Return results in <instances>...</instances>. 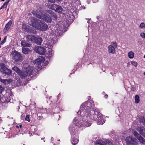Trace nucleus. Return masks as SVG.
I'll list each match as a JSON object with an SVG mask.
<instances>
[{"label": "nucleus", "instance_id": "nucleus-1", "mask_svg": "<svg viewBox=\"0 0 145 145\" xmlns=\"http://www.w3.org/2000/svg\"><path fill=\"white\" fill-rule=\"evenodd\" d=\"M86 105H88V106H89L91 105L92 106L94 105V103L92 101H86L81 105L80 110L77 113L78 114H80L82 117L78 120L76 118H75L73 120L74 123L76 126L80 127L84 125L86 127H88L90 126L91 125V122L89 120L90 117L87 116L88 114H86V113H85V112L84 110L85 109L84 107Z\"/></svg>", "mask_w": 145, "mask_h": 145}, {"label": "nucleus", "instance_id": "nucleus-2", "mask_svg": "<svg viewBox=\"0 0 145 145\" xmlns=\"http://www.w3.org/2000/svg\"><path fill=\"white\" fill-rule=\"evenodd\" d=\"M87 105H86L85 106V109L84 110L85 112V113H86V114H88L87 115V116H89L90 117V120H91L90 115L91 114H94L93 117V118L97 122V123L98 125L103 124L105 122V121L104 120V118L102 115V114L98 112H95L92 109H93V107L94 106H91V105L89 106H88Z\"/></svg>", "mask_w": 145, "mask_h": 145}, {"label": "nucleus", "instance_id": "nucleus-3", "mask_svg": "<svg viewBox=\"0 0 145 145\" xmlns=\"http://www.w3.org/2000/svg\"><path fill=\"white\" fill-rule=\"evenodd\" d=\"M28 23L30 25L40 31H45L48 28V26L46 23L35 18H30Z\"/></svg>", "mask_w": 145, "mask_h": 145}, {"label": "nucleus", "instance_id": "nucleus-4", "mask_svg": "<svg viewBox=\"0 0 145 145\" xmlns=\"http://www.w3.org/2000/svg\"><path fill=\"white\" fill-rule=\"evenodd\" d=\"M46 12V10L44 12L42 9H40L39 11L33 10L32 13L34 15L38 18L42 20L47 22L50 23L52 21L51 16Z\"/></svg>", "mask_w": 145, "mask_h": 145}, {"label": "nucleus", "instance_id": "nucleus-5", "mask_svg": "<svg viewBox=\"0 0 145 145\" xmlns=\"http://www.w3.org/2000/svg\"><path fill=\"white\" fill-rule=\"evenodd\" d=\"M33 68L31 66H28L23 71H20L18 74L22 78H24L27 76H30L32 74Z\"/></svg>", "mask_w": 145, "mask_h": 145}, {"label": "nucleus", "instance_id": "nucleus-6", "mask_svg": "<svg viewBox=\"0 0 145 145\" xmlns=\"http://www.w3.org/2000/svg\"><path fill=\"white\" fill-rule=\"evenodd\" d=\"M12 57L15 62H21L24 59L22 55L16 51H14L12 52Z\"/></svg>", "mask_w": 145, "mask_h": 145}, {"label": "nucleus", "instance_id": "nucleus-7", "mask_svg": "<svg viewBox=\"0 0 145 145\" xmlns=\"http://www.w3.org/2000/svg\"><path fill=\"white\" fill-rule=\"evenodd\" d=\"M117 47V44L116 42H112L111 45L109 46L108 48V52L110 53L114 54L115 52V48Z\"/></svg>", "mask_w": 145, "mask_h": 145}, {"label": "nucleus", "instance_id": "nucleus-8", "mask_svg": "<svg viewBox=\"0 0 145 145\" xmlns=\"http://www.w3.org/2000/svg\"><path fill=\"white\" fill-rule=\"evenodd\" d=\"M96 144L100 145H113V144L109 141L107 139H99L97 140Z\"/></svg>", "mask_w": 145, "mask_h": 145}, {"label": "nucleus", "instance_id": "nucleus-9", "mask_svg": "<svg viewBox=\"0 0 145 145\" xmlns=\"http://www.w3.org/2000/svg\"><path fill=\"white\" fill-rule=\"evenodd\" d=\"M34 50L35 51L40 54H44L46 50V47L44 48L43 47L40 46H36L34 48Z\"/></svg>", "mask_w": 145, "mask_h": 145}, {"label": "nucleus", "instance_id": "nucleus-10", "mask_svg": "<svg viewBox=\"0 0 145 145\" xmlns=\"http://www.w3.org/2000/svg\"><path fill=\"white\" fill-rule=\"evenodd\" d=\"M134 136L138 140L139 142L142 144H145V139L137 132L135 131L133 132Z\"/></svg>", "mask_w": 145, "mask_h": 145}, {"label": "nucleus", "instance_id": "nucleus-11", "mask_svg": "<svg viewBox=\"0 0 145 145\" xmlns=\"http://www.w3.org/2000/svg\"><path fill=\"white\" fill-rule=\"evenodd\" d=\"M52 44H50L49 45H48L47 47L46 46V52L47 56L48 57H51L52 56L53 52L52 50Z\"/></svg>", "mask_w": 145, "mask_h": 145}, {"label": "nucleus", "instance_id": "nucleus-12", "mask_svg": "<svg viewBox=\"0 0 145 145\" xmlns=\"http://www.w3.org/2000/svg\"><path fill=\"white\" fill-rule=\"evenodd\" d=\"M125 141L126 142L127 145H134L136 143L134 139L132 138L130 136L126 137Z\"/></svg>", "mask_w": 145, "mask_h": 145}, {"label": "nucleus", "instance_id": "nucleus-13", "mask_svg": "<svg viewBox=\"0 0 145 145\" xmlns=\"http://www.w3.org/2000/svg\"><path fill=\"white\" fill-rule=\"evenodd\" d=\"M45 60V58L42 56L40 57L39 58H37L35 61V63L38 65H40V64L42 63Z\"/></svg>", "mask_w": 145, "mask_h": 145}, {"label": "nucleus", "instance_id": "nucleus-14", "mask_svg": "<svg viewBox=\"0 0 145 145\" xmlns=\"http://www.w3.org/2000/svg\"><path fill=\"white\" fill-rule=\"evenodd\" d=\"M12 21L11 20H10L6 24L3 30V32L4 33H6L7 31L9 29L12 24Z\"/></svg>", "mask_w": 145, "mask_h": 145}, {"label": "nucleus", "instance_id": "nucleus-15", "mask_svg": "<svg viewBox=\"0 0 145 145\" xmlns=\"http://www.w3.org/2000/svg\"><path fill=\"white\" fill-rule=\"evenodd\" d=\"M36 39V36L32 35H29L27 36V39L28 41L35 42Z\"/></svg>", "mask_w": 145, "mask_h": 145}, {"label": "nucleus", "instance_id": "nucleus-16", "mask_svg": "<svg viewBox=\"0 0 145 145\" xmlns=\"http://www.w3.org/2000/svg\"><path fill=\"white\" fill-rule=\"evenodd\" d=\"M136 129L141 135L145 138V130L144 128L143 127H138Z\"/></svg>", "mask_w": 145, "mask_h": 145}, {"label": "nucleus", "instance_id": "nucleus-17", "mask_svg": "<svg viewBox=\"0 0 145 145\" xmlns=\"http://www.w3.org/2000/svg\"><path fill=\"white\" fill-rule=\"evenodd\" d=\"M7 68L6 67L5 65L3 63H2L0 65V70L1 72L3 73L5 71V70Z\"/></svg>", "mask_w": 145, "mask_h": 145}, {"label": "nucleus", "instance_id": "nucleus-18", "mask_svg": "<svg viewBox=\"0 0 145 145\" xmlns=\"http://www.w3.org/2000/svg\"><path fill=\"white\" fill-rule=\"evenodd\" d=\"M46 12L50 14L51 16H52L56 20L57 18V17L56 14L54 13L51 10H46Z\"/></svg>", "mask_w": 145, "mask_h": 145}, {"label": "nucleus", "instance_id": "nucleus-19", "mask_svg": "<svg viewBox=\"0 0 145 145\" xmlns=\"http://www.w3.org/2000/svg\"><path fill=\"white\" fill-rule=\"evenodd\" d=\"M56 27L57 29L55 30V34H57L56 33H57V34L58 33L59 34L61 33L63 28L61 27L60 26H59L58 25H56Z\"/></svg>", "mask_w": 145, "mask_h": 145}, {"label": "nucleus", "instance_id": "nucleus-20", "mask_svg": "<svg viewBox=\"0 0 145 145\" xmlns=\"http://www.w3.org/2000/svg\"><path fill=\"white\" fill-rule=\"evenodd\" d=\"M21 44L22 46L23 47H30L31 45V44L27 43L25 41H22Z\"/></svg>", "mask_w": 145, "mask_h": 145}, {"label": "nucleus", "instance_id": "nucleus-21", "mask_svg": "<svg viewBox=\"0 0 145 145\" xmlns=\"http://www.w3.org/2000/svg\"><path fill=\"white\" fill-rule=\"evenodd\" d=\"M42 41V40L41 38L36 37V39L34 42L38 45H40Z\"/></svg>", "mask_w": 145, "mask_h": 145}, {"label": "nucleus", "instance_id": "nucleus-22", "mask_svg": "<svg viewBox=\"0 0 145 145\" xmlns=\"http://www.w3.org/2000/svg\"><path fill=\"white\" fill-rule=\"evenodd\" d=\"M22 51V53L25 54H27L30 52L29 48H23Z\"/></svg>", "mask_w": 145, "mask_h": 145}, {"label": "nucleus", "instance_id": "nucleus-23", "mask_svg": "<svg viewBox=\"0 0 145 145\" xmlns=\"http://www.w3.org/2000/svg\"><path fill=\"white\" fill-rule=\"evenodd\" d=\"M127 56L129 58L133 59L134 56V53L133 51H130L128 52Z\"/></svg>", "mask_w": 145, "mask_h": 145}, {"label": "nucleus", "instance_id": "nucleus-24", "mask_svg": "<svg viewBox=\"0 0 145 145\" xmlns=\"http://www.w3.org/2000/svg\"><path fill=\"white\" fill-rule=\"evenodd\" d=\"M62 8L60 6L57 5L55 10L56 12L58 13H61L62 11Z\"/></svg>", "mask_w": 145, "mask_h": 145}, {"label": "nucleus", "instance_id": "nucleus-25", "mask_svg": "<svg viewBox=\"0 0 145 145\" xmlns=\"http://www.w3.org/2000/svg\"><path fill=\"white\" fill-rule=\"evenodd\" d=\"M57 5L55 4H52L48 5V7L52 10H55Z\"/></svg>", "mask_w": 145, "mask_h": 145}, {"label": "nucleus", "instance_id": "nucleus-26", "mask_svg": "<svg viewBox=\"0 0 145 145\" xmlns=\"http://www.w3.org/2000/svg\"><path fill=\"white\" fill-rule=\"evenodd\" d=\"M78 142V140L76 138H72L71 140V142L73 145H75L77 144Z\"/></svg>", "mask_w": 145, "mask_h": 145}, {"label": "nucleus", "instance_id": "nucleus-27", "mask_svg": "<svg viewBox=\"0 0 145 145\" xmlns=\"http://www.w3.org/2000/svg\"><path fill=\"white\" fill-rule=\"evenodd\" d=\"M12 69L14 71H15L18 74L20 72V70L16 66H14V67H12Z\"/></svg>", "mask_w": 145, "mask_h": 145}, {"label": "nucleus", "instance_id": "nucleus-28", "mask_svg": "<svg viewBox=\"0 0 145 145\" xmlns=\"http://www.w3.org/2000/svg\"><path fill=\"white\" fill-rule=\"evenodd\" d=\"M12 73V71L8 68L5 70L3 73H5L7 75H10Z\"/></svg>", "mask_w": 145, "mask_h": 145}, {"label": "nucleus", "instance_id": "nucleus-29", "mask_svg": "<svg viewBox=\"0 0 145 145\" xmlns=\"http://www.w3.org/2000/svg\"><path fill=\"white\" fill-rule=\"evenodd\" d=\"M9 1H8L5 2L3 6L0 8V10L3 8H6L7 7V4L9 3Z\"/></svg>", "mask_w": 145, "mask_h": 145}, {"label": "nucleus", "instance_id": "nucleus-30", "mask_svg": "<svg viewBox=\"0 0 145 145\" xmlns=\"http://www.w3.org/2000/svg\"><path fill=\"white\" fill-rule=\"evenodd\" d=\"M9 1H8L5 2L3 6L0 8V10L3 8H6L7 7V4L9 3Z\"/></svg>", "mask_w": 145, "mask_h": 145}, {"label": "nucleus", "instance_id": "nucleus-31", "mask_svg": "<svg viewBox=\"0 0 145 145\" xmlns=\"http://www.w3.org/2000/svg\"><path fill=\"white\" fill-rule=\"evenodd\" d=\"M1 81L5 84H8L9 82H11L10 80H7V79H2Z\"/></svg>", "mask_w": 145, "mask_h": 145}, {"label": "nucleus", "instance_id": "nucleus-32", "mask_svg": "<svg viewBox=\"0 0 145 145\" xmlns=\"http://www.w3.org/2000/svg\"><path fill=\"white\" fill-rule=\"evenodd\" d=\"M135 103H138L140 101L139 97L138 95H136L135 96Z\"/></svg>", "mask_w": 145, "mask_h": 145}, {"label": "nucleus", "instance_id": "nucleus-33", "mask_svg": "<svg viewBox=\"0 0 145 145\" xmlns=\"http://www.w3.org/2000/svg\"><path fill=\"white\" fill-rule=\"evenodd\" d=\"M139 27L142 29L145 28V24L144 23H141L139 25Z\"/></svg>", "mask_w": 145, "mask_h": 145}, {"label": "nucleus", "instance_id": "nucleus-34", "mask_svg": "<svg viewBox=\"0 0 145 145\" xmlns=\"http://www.w3.org/2000/svg\"><path fill=\"white\" fill-rule=\"evenodd\" d=\"M131 64L135 67H137V62L134 61H131Z\"/></svg>", "mask_w": 145, "mask_h": 145}, {"label": "nucleus", "instance_id": "nucleus-35", "mask_svg": "<svg viewBox=\"0 0 145 145\" xmlns=\"http://www.w3.org/2000/svg\"><path fill=\"white\" fill-rule=\"evenodd\" d=\"M26 25L25 24H23L22 25V29L23 31H25L26 30Z\"/></svg>", "mask_w": 145, "mask_h": 145}, {"label": "nucleus", "instance_id": "nucleus-36", "mask_svg": "<svg viewBox=\"0 0 145 145\" xmlns=\"http://www.w3.org/2000/svg\"><path fill=\"white\" fill-rule=\"evenodd\" d=\"M141 37L143 38H145V33L144 32L141 33L140 34Z\"/></svg>", "mask_w": 145, "mask_h": 145}, {"label": "nucleus", "instance_id": "nucleus-37", "mask_svg": "<svg viewBox=\"0 0 145 145\" xmlns=\"http://www.w3.org/2000/svg\"><path fill=\"white\" fill-rule=\"evenodd\" d=\"M6 38L7 37H6L4 38V40L2 41L1 42V45H3L5 42Z\"/></svg>", "mask_w": 145, "mask_h": 145}, {"label": "nucleus", "instance_id": "nucleus-38", "mask_svg": "<svg viewBox=\"0 0 145 145\" xmlns=\"http://www.w3.org/2000/svg\"><path fill=\"white\" fill-rule=\"evenodd\" d=\"M26 120L28 121L29 122L30 121V119H29V115H27L25 118Z\"/></svg>", "mask_w": 145, "mask_h": 145}, {"label": "nucleus", "instance_id": "nucleus-39", "mask_svg": "<svg viewBox=\"0 0 145 145\" xmlns=\"http://www.w3.org/2000/svg\"><path fill=\"white\" fill-rule=\"evenodd\" d=\"M142 122L143 123V124L145 125V120L143 118H142Z\"/></svg>", "mask_w": 145, "mask_h": 145}, {"label": "nucleus", "instance_id": "nucleus-40", "mask_svg": "<svg viewBox=\"0 0 145 145\" xmlns=\"http://www.w3.org/2000/svg\"><path fill=\"white\" fill-rule=\"evenodd\" d=\"M3 90V88L1 86H0V93H2V91Z\"/></svg>", "mask_w": 145, "mask_h": 145}, {"label": "nucleus", "instance_id": "nucleus-41", "mask_svg": "<svg viewBox=\"0 0 145 145\" xmlns=\"http://www.w3.org/2000/svg\"><path fill=\"white\" fill-rule=\"evenodd\" d=\"M55 0H48V1L52 3H54Z\"/></svg>", "mask_w": 145, "mask_h": 145}, {"label": "nucleus", "instance_id": "nucleus-42", "mask_svg": "<svg viewBox=\"0 0 145 145\" xmlns=\"http://www.w3.org/2000/svg\"><path fill=\"white\" fill-rule=\"evenodd\" d=\"M90 1V0H87V2L88 4L89 3Z\"/></svg>", "mask_w": 145, "mask_h": 145}, {"label": "nucleus", "instance_id": "nucleus-43", "mask_svg": "<svg viewBox=\"0 0 145 145\" xmlns=\"http://www.w3.org/2000/svg\"><path fill=\"white\" fill-rule=\"evenodd\" d=\"M71 134L72 135H74V133H73V131H71Z\"/></svg>", "mask_w": 145, "mask_h": 145}, {"label": "nucleus", "instance_id": "nucleus-44", "mask_svg": "<svg viewBox=\"0 0 145 145\" xmlns=\"http://www.w3.org/2000/svg\"><path fill=\"white\" fill-rule=\"evenodd\" d=\"M105 97L106 98H107L108 97V95H105Z\"/></svg>", "mask_w": 145, "mask_h": 145}, {"label": "nucleus", "instance_id": "nucleus-45", "mask_svg": "<svg viewBox=\"0 0 145 145\" xmlns=\"http://www.w3.org/2000/svg\"><path fill=\"white\" fill-rule=\"evenodd\" d=\"M19 126H20V128H21V127H22V125H20Z\"/></svg>", "mask_w": 145, "mask_h": 145}, {"label": "nucleus", "instance_id": "nucleus-46", "mask_svg": "<svg viewBox=\"0 0 145 145\" xmlns=\"http://www.w3.org/2000/svg\"><path fill=\"white\" fill-rule=\"evenodd\" d=\"M56 0L58 1H62V0Z\"/></svg>", "mask_w": 145, "mask_h": 145}, {"label": "nucleus", "instance_id": "nucleus-47", "mask_svg": "<svg viewBox=\"0 0 145 145\" xmlns=\"http://www.w3.org/2000/svg\"><path fill=\"white\" fill-rule=\"evenodd\" d=\"M144 74L145 75V72L144 73Z\"/></svg>", "mask_w": 145, "mask_h": 145}, {"label": "nucleus", "instance_id": "nucleus-48", "mask_svg": "<svg viewBox=\"0 0 145 145\" xmlns=\"http://www.w3.org/2000/svg\"><path fill=\"white\" fill-rule=\"evenodd\" d=\"M70 131H71L72 130V129H71V128H70Z\"/></svg>", "mask_w": 145, "mask_h": 145}, {"label": "nucleus", "instance_id": "nucleus-49", "mask_svg": "<svg viewBox=\"0 0 145 145\" xmlns=\"http://www.w3.org/2000/svg\"><path fill=\"white\" fill-rule=\"evenodd\" d=\"M5 0H1V1H5Z\"/></svg>", "mask_w": 145, "mask_h": 145}, {"label": "nucleus", "instance_id": "nucleus-50", "mask_svg": "<svg viewBox=\"0 0 145 145\" xmlns=\"http://www.w3.org/2000/svg\"><path fill=\"white\" fill-rule=\"evenodd\" d=\"M1 99V96L0 95V100Z\"/></svg>", "mask_w": 145, "mask_h": 145}, {"label": "nucleus", "instance_id": "nucleus-51", "mask_svg": "<svg viewBox=\"0 0 145 145\" xmlns=\"http://www.w3.org/2000/svg\"><path fill=\"white\" fill-rule=\"evenodd\" d=\"M144 58L145 59V55L144 56Z\"/></svg>", "mask_w": 145, "mask_h": 145}, {"label": "nucleus", "instance_id": "nucleus-52", "mask_svg": "<svg viewBox=\"0 0 145 145\" xmlns=\"http://www.w3.org/2000/svg\"><path fill=\"white\" fill-rule=\"evenodd\" d=\"M1 40V38L0 37V41Z\"/></svg>", "mask_w": 145, "mask_h": 145}, {"label": "nucleus", "instance_id": "nucleus-53", "mask_svg": "<svg viewBox=\"0 0 145 145\" xmlns=\"http://www.w3.org/2000/svg\"><path fill=\"white\" fill-rule=\"evenodd\" d=\"M16 127H18V126H16Z\"/></svg>", "mask_w": 145, "mask_h": 145}, {"label": "nucleus", "instance_id": "nucleus-54", "mask_svg": "<svg viewBox=\"0 0 145 145\" xmlns=\"http://www.w3.org/2000/svg\"><path fill=\"white\" fill-rule=\"evenodd\" d=\"M53 138H51V140H53Z\"/></svg>", "mask_w": 145, "mask_h": 145}, {"label": "nucleus", "instance_id": "nucleus-55", "mask_svg": "<svg viewBox=\"0 0 145 145\" xmlns=\"http://www.w3.org/2000/svg\"><path fill=\"white\" fill-rule=\"evenodd\" d=\"M53 138H51V140H53Z\"/></svg>", "mask_w": 145, "mask_h": 145}]
</instances>
